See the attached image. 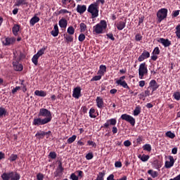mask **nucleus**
I'll use <instances>...</instances> for the list:
<instances>
[{
  "instance_id": "obj_1",
  "label": "nucleus",
  "mask_w": 180,
  "mask_h": 180,
  "mask_svg": "<svg viewBox=\"0 0 180 180\" xmlns=\"http://www.w3.org/2000/svg\"><path fill=\"white\" fill-rule=\"evenodd\" d=\"M107 28V22L103 20L93 27V32L96 34H102Z\"/></svg>"
},
{
  "instance_id": "obj_2",
  "label": "nucleus",
  "mask_w": 180,
  "mask_h": 180,
  "mask_svg": "<svg viewBox=\"0 0 180 180\" xmlns=\"http://www.w3.org/2000/svg\"><path fill=\"white\" fill-rule=\"evenodd\" d=\"M39 117H44V120H46L48 123L51 122L52 120V114L50 110L46 108H40L39 112L38 113Z\"/></svg>"
},
{
  "instance_id": "obj_3",
  "label": "nucleus",
  "mask_w": 180,
  "mask_h": 180,
  "mask_svg": "<svg viewBox=\"0 0 180 180\" xmlns=\"http://www.w3.org/2000/svg\"><path fill=\"white\" fill-rule=\"evenodd\" d=\"M1 177L3 180H19L20 176L16 172H9V173H3Z\"/></svg>"
},
{
  "instance_id": "obj_4",
  "label": "nucleus",
  "mask_w": 180,
  "mask_h": 180,
  "mask_svg": "<svg viewBox=\"0 0 180 180\" xmlns=\"http://www.w3.org/2000/svg\"><path fill=\"white\" fill-rule=\"evenodd\" d=\"M87 11L91 14L92 18H96L98 16L99 13V6L97 5V3L91 4L88 9Z\"/></svg>"
},
{
  "instance_id": "obj_5",
  "label": "nucleus",
  "mask_w": 180,
  "mask_h": 180,
  "mask_svg": "<svg viewBox=\"0 0 180 180\" xmlns=\"http://www.w3.org/2000/svg\"><path fill=\"white\" fill-rule=\"evenodd\" d=\"M167 13H168L167 8H163L159 9V11H158V13H156V16L158 17V21L159 22H161L162 20L167 18Z\"/></svg>"
},
{
  "instance_id": "obj_6",
  "label": "nucleus",
  "mask_w": 180,
  "mask_h": 180,
  "mask_svg": "<svg viewBox=\"0 0 180 180\" xmlns=\"http://www.w3.org/2000/svg\"><path fill=\"white\" fill-rule=\"evenodd\" d=\"M148 68H147L146 63L145 62L142 63L139 65V78L141 79H143L144 75H148Z\"/></svg>"
},
{
  "instance_id": "obj_7",
  "label": "nucleus",
  "mask_w": 180,
  "mask_h": 180,
  "mask_svg": "<svg viewBox=\"0 0 180 180\" xmlns=\"http://www.w3.org/2000/svg\"><path fill=\"white\" fill-rule=\"evenodd\" d=\"M121 119L122 120H125L126 122H129V124H131V126H134L135 124H136V120H135V118L134 117H132L131 115H128L127 113L125 114H122L121 115Z\"/></svg>"
},
{
  "instance_id": "obj_8",
  "label": "nucleus",
  "mask_w": 180,
  "mask_h": 180,
  "mask_svg": "<svg viewBox=\"0 0 180 180\" xmlns=\"http://www.w3.org/2000/svg\"><path fill=\"white\" fill-rule=\"evenodd\" d=\"M48 123L49 122L46 119L38 117L34 118V120L32 122V125L36 127H39V126L45 125Z\"/></svg>"
},
{
  "instance_id": "obj_9",
  "label": "nucleus",
  "mask_w": 180,
  "mask_h": 180,
  "mask_svg": "<svg viewBox=\"0 0 180 180\" xmlns=\"http://www.w3.org/2000/svg\"><path fill=\"white\" fill-rule=\"evenodd\" d=\"M160 87V84H158L155 79H152L149 82V86H148V89H152V93L157 91V89Z\"/></svg>"
},
{
  "instance_id": "obj_10",
  "label": "nucleus",
  "mask_w": 180,
  "mask_h": 180,
  "mask_svg": "<svg viewBox=\"0 0 180 180\" xmlns=\"http://www.w3.org/2000/svg\"><path fill=\"white\" fill-rule=\"evenodd\" d=\"M158 43L162 44L165 48L169 47L172 45V42L169 39H165V38H159L158 40Z\"/></svg>"
},
{
  "instance_id": "obj_11",
  "label": "nucleus",
  "mask_w": 180,
  "mask_h": 180,
  "mask_svg": "<svg viewBox=\"0 0 180 180\" xmlns=\"http://www.w3.org/2000/svg\"><path fill=\"white\" fill-rule=\"evenodd\" d=\"M150 56V52L146 50H144L142 54L139 57L138 61L141 63L143 60L149 58Z\"/></svg>"
},
{
  "instance_id": "obj_12",
  "label": "nucleus",
  "mask_w": 180,
  "mask_h": 180,
  "mask_svg": "<svg viewBox=\"0 0 180 180\" xmlns=\"http://www.w3.org/2000/svg\"><path fill=\"white\" fill-rule=\"evenodd\" d=\"M81 91H82V89L80 86L75 87L73 89L72 97L76 99H79L82 96Z\"/></svg>"
},
{
  "instance_id": "obj_13",
  "label": "nucleus",
  "mask_w": 180,
  "mask_h": 180,
  "mask_svg": "<svg viewBox=\"0 0 180 180\" xmlns=\"http://www.w3.org/2000/svg\"><path fill=\"white\" fill-rule=\"evenodd\" d=\"M116 124H117L116 118H111L106 121V122L104 124V127L108 129L110 125L115 126Z\"/></svg>"
},
{
  "instance_id": "obj_14",
  "label": "nucleus",
  "mask_w": 180,
  "mask_h": 180,
  "mask_svg": "<svg viewBox=\"0 0 180 180\" xmlns=\"http://www.w3.org/2000/svg\"><path fill=\"white\" fill-rule=\"evenodd\" d=\"M169 160L170 161H166V162H165V167L167 169L172 167L175 163V160L172 156H169Z\"/></svg>"
},
{
  "instance_id": "obj_15",
  "label": "nucleus",
  "mask_w": 180,
  "mask_h": 180,
  "mask_svg": "<svg viewBox=\"0 0 180 180\" xmlns=\"http://www.w3.org/2000/svg\"><path fill=\"white\" fill-rule=\"evenodd\" d=\"M15 39L14 38H5L2 40V43L4 46H10L15 42Z\"/></svg>"
},
{
  "instance_id": "obj_16",
  "label": "nucleus",
  "mask_w": 180,
  "mask_h": 180,
  "mask_svg": "<svg viewBox=\"0 0 180 180\" xmlns=\"http://www.w3.org/2000/svg\"><path fill=\"white\" fill-rule=\"evenodd\" d=\"M96 101L98 108L102 109L104 107V101L101 96H97Z\"/></svg>"
},
{
  "instance_id": "obj_17",
  "label": "nucleus",
  "mask_w": 180,
  "mask_h": 180,
  "mask_svg": "<svg viewBox=\"0 0 180 180\" xmlns=\"http://www.w3.org/2000/svg\"><path fill=\"white\" fill-rule=\"evenodd\" d=\"M126 24H127V20H125L124 21H120V22H118L116 24L117 30L119 31L123 30L125 28V27H126Z\"/></svg>"
},
{
  "instance_id": "obj_18",
  "label": "nucleus",
  "mask_w": 180,
  "mask_h": 180,
  "mask_svg": "<svg viewBox=\"0 0 180 180\" xmlns=\"http://www.w3.org/2000/svg\"><path fill=\"white\" fill-rule=\"evenodd\" d=\"M86 11V5H78L77 7V11L80 15L84 13Z\"/></svg>"
},
{
  "instance_id": "obj_19",
  "label": "nucleus",
  "mask_w": 180,
  "mask_h": 180,
  "mask_svg": "<svg viewBox=\"0 0 180 180\" xmlns=\"http://www.w3.org/2000/svg\"><path fill=\"white\" fill-rule=\"evenodd\" d=\"M13 68L17 72H21L23 70V66L22 64L18 62L13 63Z\"/></svg>"
},
{
  "instance_id": "obj_20",
  "label": "nucleus",
  "mask_w": 180,
  "mask_h": 180,
  "mask_svg": "<svg viewBox=\"0 0 180 180\" xmlns=\"http://www.w3.org/2000/svg\"><path fill=\"white\" fill-rule=\"evenodd\" d=\"M68 25V21L65 18H62L60 20H59V26L60 28L62 29H65L67 27Z\"/></svg>"
},
{
  "instance_id": "obj_21",
  "label": "nucleus",
  "mask_w": 180,
  "mask_h": 180,
  "mask_svg": "<svg viewBox=\"0 0 180 180\" xmlns=\"http://www.w3.org/2000/svg\"><path fill=\"white\" fill-rule=\"evenodd\" d=\"M39 20H40V18L38 16L34 15L30 20V25L34 26L35 24L38 23Z\"/></svg>"
},
{
  "instance_id": "obj_22",
  "label": "nucleus",
  "mask_w": 180,
  "mask_h": 180,
  "mask_svg": "<svg viewBox=\"0 0 180 180\" xmlns=\"http://www.w3.org/2000/svg\"><path fill=\"white\" fill-rule=\"evenodd\" d=\"M107 68L105 65H100V70L98 72V75L103 76L104 74L106 72Z\"/></svg>"
},
{
  "instance_id": "obj_23",
  "label": "nucleus",
  "mask_w": 180,
  "mask_h": 180,
  "mask_svg": "<svg viewBox=\"0 0 180 180\" xmlns=\"http://www.w3.org/2000/svg\"><path fill=\"white\" fill-rule=\"evenodd\" d=\"M59 34V29L58 27V25H54V30H52L51 32V34L53 37H57L58 36Z\"/></svg>"
},
{
  "instance_id": "obj_24",
  "label": "nucleus",
  "mask_w": 180,
  "mask_h": 180,
  "mask_svg": "<svg viewBox=\"0 0 180 180\" xmlns=\"http://www.w3.org/2000/svg\"><path fill=\"white\" fill-rule=\"evenodd\" d=\"M34 95L39 97H46V92L43 90H36L34 91Z\"/></svg>"
},
{
  "instance_id": "obj_25",
  "label": "nucleus",
  "mask_w": 180,
  "mask_h": 180,
  "mask_svg": "<svg viewBox=\"0 0 180 180\" xmlns=\"http://www.w3.org/2000/svg\"><path fill=\"white\" fill-rule=\"evenodd\" d=\"M63 37H64V38L65 39V41L68 44L72 43L74 41V38H73V37L72 35L64 34Z\"/></svg>"
},
{
  "instance_id": "obj_26",
  "label": "nucleus",
  "mask_w": 180,
  "mask_h": 180,
  "mask_svg": "<svg viewBox=\"0 0 180 180\" xmlns=\"http://www.w3.org/2000/svg\"><path fill=\"white\" fill-rule=\"evenodd\" d=\"M116 84L119 86H122L124 89H130L129 86H128V84L126 81H117Z\"/></svg>"
},
{
  "instance_id": "obj_27",
  "label": "nucleus",
  "mask_w": 180,
  "mask_h": 180,
  "mask_svg": "<svg viewBox=\"0 0 180 180\" xmlns=\"http://www.w3.org/2000/svg\"><path fill=\"white\" fill-rule=\"evenodd\" d=\"M35 136L37 137L39 139H43L45 136V131L40 130L37 131L35 134Z\"/></svg>"
},
{
  "instance_id": "obj_28",
  "label": "nucleus",
  "mask_w": 180,
  "mask_h": 180,
  "mask_svg": "<svg viewBox=\"0 0 180 180\" xmlns=\"http://www.w3.org/2000/svg\"><path fill=\"white\" fill-rule=\"evenodd\" d=\"M139 158L141 159L142 162H146L149 160L150 156L148 155H139Z\"/></svg>"
},
{
  "instance_id": "obj_29",
  "label": "nucleus",
  "mask_w": 180,
  "mask_h": 180,
  "mask_svg": "<svg viewBox=\"0 0 180 180\" xmlns=\"http://www.w3.org/2000/svg\"><path fill=\"white\" fill-rule=\"evenodd\" d=\"M141 107L140 105H137L134 109L133 114L134 116H138L141 113Z\"/></svg>"
},
{
  "instance_id": "obj_30",
  "label": "nucleus",
  "mask_w": 180,
  "mask_h": 180,
  "mask_svg": "<svg viewBox=\"0 0 180 180\" xmlns=\"http://www.w3.org/2000/svg\"><path fill=\"white\" fill-rule=\"evenodd\" d=\"M20 31V25H15L13 27V33L15 36L18 35V32Z\"/></svg>"
},
{
  "instance_id": "obj_31",
  "label": "nucleus",
  "mask_w": 180,
  "mask_h": 180,
  "mask_svg": "<svg viewBox=\"0 0 180 180\" xmlns=\"http://www.w3.org/2000/svg\"><path fill=\"white\" fill-rule=\"evenodd\" d=\"M148 174L152 176V178H156L158 176V172H154V170H148Z\"/></svg>"
},
{
  "instance_id": "obj_32",
  "label": "nucleus",
  "mask_w": 180,
  "mask_h": 180,
  "mask_svg": "<svg viewBox=\"0 0 180 180\" xmlns=\"http://www.w3.org/2000/svg\"><path fill=\"white\" fill-rule=\"evenodd\" d=\"M26 1L25 0H16V2L15 4V6L17 7H19L22 5H26Z\"/></svg>"
},
{
  "instance_id": "obj_33",
  "label": "nucleus",
  "mask_w": 180,
  "mask_h": 180,
  "mask_svg": "<svg viewBox=\"0 0 180 180\" xmlns=\"http://www.w3.org/2000/svg\"><path fill=\"white\" fill-rule=\"evenodd\" d=\"M46 50V47L44 46L38 52L36 53L39 57L42 56L44 54L45 51Z\"/></svg>"
},
{
  "instance_id": "obj_34",
  "label": "nucleus",
  "mask_w": 180,
  "mask_h": 180,
  "mask_svg": "<svg viewBox=\"0 0 180 180\" xmlns=\"http://www.w3.org/2000/svg\"><path fill=\"white\" fill-rule=\"evenodd\" d=\"M96 110L94 108H91L89 111V116L91 118H96V115H95Z\"/></svg>"
},
{
  "instance_id": "obj_35",
  "label": "nucleus",
  "mask_w": 180,
  "mask_h": 180,
  "mask_svg": "<svg viewBox=\"0 0 180 180\" xmlns=\"http://www.w3.org/2000/svg\"><path fill=\"white\" fill-rule=\"evenodd\" d=\"M143 148L145 151L150 152L152 150L151 145L149 143H146L143 146Z\"/></svg>"
},
{
  "instance_id": "obj_36",
  "label": "nucleus",
  "mask_w": 180,
  "mask_h": 180,
  "mask_svg": "<svg viewBox=\"0 0 180 180\" xmlns=\"http://www.w3.org/2000/svg\"><path fill=\"white\" fill-rule=\"evenodd\" d=\"M105 175V172H100V173L97 176V179H96V180H104Z\"/></svg>"
},
{
  "instance_id": "obj_37",
  "label": "nucleus",
  "mask_w": 180,
  "mask_h": 180,
  "mask_svg": "<svg viewBox=\"0 0 180 180\" xmlns=\"http://www.w3.org/2000/svg\"><path fill=\"white\" fill-rule=\"evenodd\" d=\"M39 56L36 53L34 55L32 60V63H34V65H38V59H39Z\"/></svg>"
},
{
  "instance_id": "obj_38",
  "label": "nucleus",
  "mask_w": 180,
  "mask_h": 180,
  "mask_svg": "<svg viewBox=\"0 0 180 180\" xmlns=\"http://www.w3.org/2000/svg\"><path fill=\"white\" fill-rule=\"evenodd\" d=\"M77 139V136L75 134L72 135V136L70 137L67 142L68 144H71L73 142H75V141Z\"/></svg>"
},
{
  "instance_id": "obj_39",
  "label": "nucleus",
  "mask_w": 180,
  "mask_h": 180,
  "mask_svg": "<svg viewBox=\"0 0 180 180\" xmlns=\"http://www.w3.org/2000/svg\"><path fill=\"white\" fill-rule=\"evenodd\" d=\"M6 113H7L6 110L3 107H0V117H3V116H6Z\"/></svg>"
},
{
  "instance_id": "obj_40",
  "label": "nucleus",
  "mask_w": 180,
  "mask_h": 180,
  "mask_svg": "<svg viewBox=\"0 0 180 180\" xmlns=\"http://www.w3.org/2000/svg\"><path fill=\"white\" fill-rule=\"evenodd\" d=\"M18 159V155H14V153H12V155H11L10 158H8V160L12 162L15 161Z\"/></svg>"
},
{
  "instance_id": "obj_41",
  "label": "nucleus",
  "mask_w": 180,
  "mask_h": 180,
  "mask_svg": "<svg viewBox=\"0 0 180 180\" xmlns=\"http://www.w3.org/2000/svg\"><path fill=\"white\" fill-rule=\"evenodd\" d=\"M67 32L70 34V35H73L75 34V28L72 26H70L68 28Z\"/></svg>"
},
{
  "instance_id": "obj_42",
  "label": "nucleus",
  "mask_w": 180,
  "mask_h": 180,
  "mask_svg": "<svg viewBox=\"0 0 180 180\" xmlns=\"http://www.w3.org/2000/svg\"><path fill=\"white\" fill-rule=\"evenodd\" d=\"M166 136L173 139L175 138V134L172 132L171 131H167V132L166 133Z\"/></svg>"
},
{
  "instance_id": "obj_43",
  "label": "nucleus",
  "mask_w": 180,
  "mask_h": 180,
  "mask_svg": "<svg viewBox=\"0 0 180 180\" xmlns=\"http://www.w3.org/2000/svg\"><path fill=\"white\" fill-rule=\"evenodd\" d=\"M20 82H21L20 85L22 86V91L25 93L27 91V84L24 83L25 82L24 79L20 80Z\"/></svg>"
},
{
  "instance_id": "obj_44",
  "label": "nucleus",
  "mask_w": 180,
  "mask_h": 180,
  "mask_svg": "<svg viewBox=\"0 0 180 180\" xmlns=\"http://www.w3.org/2000/svg\"><path fill=\"white\" fill-rule=\"evenodd\" d=\"M80 30H81V32H85V31L86 30V25L85 23L84 22L80 23Z\"/></svg>"
},
{
  "instance_id": "obj_45",
  "label": "nucleus",
  "mask_w": 180,
  "mask_h": 180,
  "mask_svg": "<svg viewBox=\"0 0 180 180\" xmlns=\"http://www.w3.org/2000/svg\"><path fill=\"white\" fill-rule=\"evenodd\" d=\"M173 97L176 101H180V92L176 91L174 94H173Z\"/></svg>"
},
{
  "instance_id": "obj_46",
  "label": "nucleus",
  "mask_w": 180,
  "mask_h": 180,
  "mask_svg": "<svg viewBox=\"0 0 180 180\" xmlns=\"http://www.w3.org/2000/svg\"><path fill=\"white\" fill-rule=\"evenodd\" d=\"M101 78H102V76H101V75H96V76H94V77L91 79V82H97V81L101 80Z\"/></svg>"
},
{
  "instance_id": "obj_47",
  "label": "nucleus",
  "mask_w": 180,
  "mask_h": 180,
  "mask_svg": "<svg viewBox=\"0 0 180 180\" xmlns=\"http://www.w3.org/2000/svg\"><path fill=\"white\" fill-rule=\"evenodd\" d=\"M160 53V50L158 46L155 47V49H153V52H152V54L158 56Z\"/></svg>"
},
{
  "instance_id": "obj_48",
  "label": "nucleus",
  "mask_w": 180,
  "mask_h": 180,
  "mask_svg": "<svg viewBox=\"0 0 180 180\" xmlns=\"http://www.w3.org/2000/svg\"><path fill=\"white\" fill-rule=\"evenodd\" d=\"M94 158V153H92V152H89V153H87V155H86V159L87 160H91Z\"/></svg>"
},
{
  "instance_id": "obj_49",
  "label": "nucleus",
  "mask_w": 180,
  "mask_h": 180,
  "mask_svg": "<svg viewBox=\"0 0 180 180\" xmlns=\"http://www.w3.org/2000/svg\"><path fill=\"white\" fill-rule=\"evenodd\" d=\"M78 39L80 42H83L86 39V36L84 35V34L82 33L79 34Z\"/></svg>"
},
{
  "instance_id": "obj_50",
  "label": "nucleus",
  "mask_w": 180,
  "mask_h": 180,
  "mask_svg": "<svg viewBox=\"0 0 180 180\" xmlns=\"http://www.w3.org/2000/svg\"><path fill=\"white\" fill-rule=\"evenodd\" d=\"M179 10L177 11H173V13H172V17L176 18L179 15Z\"/></svg>"
},
{
  "instance_id": "obj_51",
  "label": "nucleus",
  "mask_w": 180,
  "mask_h": 180,
  "mask_svg": "<svg viewBox=\"0 0 180 180\" xmlns=\"http://www.w3.org/2000/svg\"><path fill=\"white\" fill-rule=\"evenodd\" d=\"M49 157H50L51 159L55 160V159L56 158V157H57V155H56V152H51V153H49Z\"/></svg>"
},
{
  "instance_id": "obj_52",
  "label": "nucleus",
  "mask_w": 180,
  "mask_h": 180,
  "mask_svg": "<svg viewBox=\"0 0 180 180\" xmlns=\"http://www.w3.org/2000/svg\"><path fill=\"white\" fill-rule=\"evenodd\" d=\"M70 178L72 180H79V177H78V176H76L75 173H72Z\"/></svg>"
},
{
  "instance_id": "obj_53",
  "label": "nucleus",
  "mask_w": 180,
  "mask_h": 180,
  "mask_svg": "<svg viewBox=\"0 0 180 180\" xmlns=\"http://www.w3.org/2000/svg\"><path fill=\"white\" fill-rule=\"evenodd\" d=\"M44 176L42 174V173H38L37 175V180H44Z\"/></svg>"
},
{
  "instance_id": "obj_54",
  "label": "nucleus",
  "mask_w": 180,
  "mask_h": 180,
  "mask_svg": "<svg viewBox=\"0 0 180 180\" xmlns=\"http://www.w3.org/2000/svg\"><path fill=\"white\" fill-rule=\"evenodd\" d=\"M106 36L108 37V39H110L112 41H114L115 40V39L112 33H108L106 34Z\"/></svg>"
},
{
  "instance_id": "obj_55",
  "label": "nucleus",
  "mask_w": 180,
  "mask_h": 180,
  "mask_svg": "<svg viewBox=\"0 0 180 180\" xmlns=\"http://www.w3.org/2000/svg\"><path fill=\"white\" fill-rule=\"evenodd\" d=\"M124 145L125 147H129L131 145V142L129 140H126L124 141Z\"/></svg>"
},
{
  "instance_id": "obj_56",
  "label": "nucleus",
  "mask_w": 180,
  "mask_h": 180,
  "mask_svg": "<svg viewBox=\"0 0 180 180\" xmlns=\"http://www.w3.org/2000/svg\"><path fill=\"white\" fill-rule=\"evenodd\" d=\"M142 38H143V37L140 34H136V37H135V39H136V41H141Z\"/></svg>"
},
{
  "instance_id": "obj_57",
  "label": "nucleus",
  "mask_w": 180,
  "mask_h": 180,
  "mask_svg": "<svg viewBox=\"0 0 180 180\" xmlns=\"http://www.w3.org/2000/svg\"><path fill=\"white\" fill-rule=\"evenodd\" d=\"M20 86H15V88H13V89H12V94H15L18 90H20Z\"/></svg>"
},
{
  "instance_id": "obj_58",
  "label": "nucleus",
  "mask_w": 180,
  "mask_h": 180,
  "mask_svg": "<svg viewBox=\"0 0 180 180\" xmlns=\"http://www.w3.org/2000/svg\"><path fill=\"white\" fill-rule=\"evenodd\" d=\"M66 13H70L67 9H60L59 11V14H66Z\"/></svg>"
},
{
  "instance_id": "obj_59",
  "label": "nucleus",
  "mask_w": 180,
  "mask_h": 180,
  "mask_svg": "<svg viewBox=\"0 0 180 180\" xmlns=\"http://www.w3.org/2000/svg\"><path fill=\"white\" fill-rule=\"evenodd\" d=\"M87 143H88V145L89 146H92L93 147H96V143L94 142V141H87Z\"/></svg>"
},
{
  "instance_id": "obj_60",
  "label": "nucleus",
  "mask_w": 180,
  "mask_h": 180,
  "mask_svg": "<svg viewBox=\"0 0 180 180\" xmlns=\"http://www.w3.org/2000/svg\"><path fill=\"white\" fill-rule=\"evenodd\" d=\"M115 167L117 168H121L122 167L121 162H115Z\"/></svg>"
},
{
  "instance_id": "obj_61",
  "label": "nucleus",
  "mask_w": 180,
  "mask_h": 180,
  "mask_svg": "<svg viewBox=\"0 0 180 180\" xmlns=\"http://www.w3.org/2000/svg\"><path fill=\"white\" fill-rule=\"evenodd\" d=\"M58 169L60 170V173H62L64 169L61 162H60L58 165Z\"/></svg>"
},
{
  "instance_id": "obj_62",
  "label": "nucleus",
  "mask_w": 180,
  "mask_h": 180,
  "mask_svg": "<svg viewBox=\"0 0 180 180\" xmlns=\"http://www.w3.org/2000/svg\"><path fill=\"white\" fill-rule=\"evenodd\" d=\"M82 112H83L84 114H86V113H87L88 108H86V106H82Z\"/></svg>"
},
{
  "instance_id": "obj_63",
  "label": "nucleus",
  "mask_w": 180,
  "mask_h": 180,
  "mask_svg": "<svg viewBox=\"0 0 180 180\" xmlns=\"http://www.w3.org/2000/svg\"><path fill=\"white\" fill-rule=\"evenodd\" d=\"M114 176H115L114 174H110L107 180H114Z\"/></svg>"
},
{
  "instance_id": "obj_64",
  "label": "nucleus",
  "mask_w": 180,
  "mask_h": 180,
  "mask_svg": "<svg viewBox=\"0 0 180 180\" xmlns=\"http://www.w3.org/2000/svg\"><path fill=\"white\" fill-rule=\"evenodd\" d=\"M170 180H180V174H179V176H176L174 179H170Z\"/></svg>"
}]
</instances>
